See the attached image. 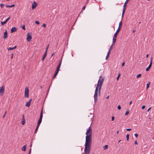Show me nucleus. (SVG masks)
<instances>
[{"instance_id": "nucleus-34", "label": "nucleus", "mask_w": 154, "mask_h": 154, "mask_svg": "<svg viewBox=\"0 0 154 154\" xmlns=\"http://www.w3.org/2000/svg\"><path fill=\"white\" fill-rule=\"evenodd\" d=\"M11 18V17L9 16L5 20L7 22Z\"/></svg>"}, {"instance_id": "nucleus-13", "label": "nucleus", "mask_w": 154, "mask_h": 154, "mask_svg": "<svg viewBox=\"0 0 154 154\" xmlns=\"http://www.w3.org/2000/svg\"><path fill=\"white\" fill-rule=\"evenodd\" d=\"M25 119L24 118V115H23V118H22V120L21 121V124L23 125H24L25 124Z\"/></svg>"}, {"instance_id": "nucleus-9", "label": "nucleus", "mask_w": 154, "mask_h": 154, "mask_svg": "<svg viewBox=\"0 0 154 154\" xmlns=\"http://www.w3.org/2000/svg\"><path fill=\"white\" fill-rule=\"evenodd\" d=\"M32 38L31 34L29 33H28L27 34V40L28 42H30Z\"/></svg>"}, {"instance_id": "nucleus-36", "label": "nucleus", "mask_w": 154, "mask_h": 154, "mask_svg": "<svg viewBox=\"0 0 154 154\" xmlns=\"http://www.w3.org/2000/svg\"><path fill=\"white\" fill-rule=\"evenodd\" d=\"M35 23H36L37 24H38V25L40 23L39 22H38V21H35Z\"/></svg>"}, {"instance_id": "nucleus-21", "label": "nucleus", "mask_w": 154, "mask_h": 154, "mask_svg": "<svg viewBox=\"0 0 154 154\" xmlns=\"http://www.w3.org/2000/svg\"><path fill=\"white\" fill-rule=\"evenodd\" d=\"M15 6V5L14 4H13V5H6V7L7 8H11Z\"/></svg>"}, {"instance_id": "nucleus-24", "label": "nucleus", "mask_w": 154, "mask_h": 154, "mask_svg": "<svg viewBox=\"0 0 154 154\" xmlns=\"http://www.w3.org/2000/svg\"><path fill=\"white\" fill-rule=\"evenodd\" d=\"M150 83L149 82H148L146 84V89H147L149 87Z\"/></svg>"}, {"instance_id": "nucleus-57", "label": "nucleus", "mask_w": 154, "mask_h": 154, "mask_svg": "<svg viewBox=\"0 0 154 154\" xmlns=\"http://www.w3.org/2000/svg\"><path fill=\"white\" fill-rule=\"evenodd\" d=\"M121 141V140H119V141L118 142V143H120Z\"/></svg>"}, {"instance_id": "nucleus-33", "label": "nucleus", "mask_w": 154, "mask_h": 154, "mask_svg": "<svg viewBox=\"0 0 154 154\" xmlns=\"http://www.w3.org/2000/svg\"><path fill=\"white\" fill-rule=\"evenodd\" d=\"M22 28L23 29H24V30H25L26 29V28H25V25H23V26H22Z\"/></svg>"}, {"instance_id": "nucleus-18", "label": "nucleus", "mask_w": 154, "mask_h": 154, "mask_svg": "<svg viewBox=\"0 0 154 154\" xmlns=\"http://www.w3.org/2000/svg\"><path fill=\"white\" fill-rule=\"evenodd\" d=\"M26 145H25L24 146L21 148L22 150H23L24 151H26Z\"/></svg>"}, {"instance_id": "nucleus-52", "label": "nucleus", "mask_w": 154, "mask_h": 154, "mask_svg": "<svg viewBox=\"0 0 154 154\" xmlns=\"http://www.w3.org/2000/svg\"><path fill=\"white\" fill-rule=\"evenodd\" d=\"M109 95H108V96H107V97H106V99H108V98H109Z\"/></svg>"}, {"instance_id": "nucleus-6", "label": "nucleus", "mask_w": 154, "mask_h": 154, "mask_svg": "<svg viewBox=\"0 0 154 154\" xmlns=\"http://www.w3.org/2000/svg\"><path fill=\"white\" fill-rule=\"evenodd\" d=\"M29 89L28 87L26 88L25 90L24 96L25 97L28 98Z\"/></svg>"}, {"instance_id": "nucleus-47", "label": "nucleus", "mask_w": 154, "mask_h": 154, "mask_svg": "<svg viewBox=\"0 0 154 154\" xmlns=\"http://www.w3.org/2000/svg\"><path fill=\"white\" fill-rule=\"evenodd\" d=\"M11 55H12V56H11V59H12V58H13V55H14V54H13V53L12 54H11Z\"/></svg>"}, {"instance_id": "nucleus-7", "label": "nucleus", "mask_w": 154, "mask_h": 154, "mask_svg": "<svg viewBox=\"0 0 154 154\" xmlns=\"http://www.w3.org/2000/svg\"><path fill=\"white\" fill-rule=\"evenodd\" d=\"M5 92V88L3 86L0 87V94L2 96Z\"/></svg>"}, {"instance_id": "nucleus-15", "label": "nucleus", "mask_w": 154, "mask_h": 154, "mask_svg": "<svg viewBox=\"0 0 154 154\" xmlns=\"http://www.w3.org/2000/svg\"><path fill=\"white\" fill-rule=\"evenodd\" d=\"M17 45H15L13 48L9 47V48H8V51H10V50H12L14 49H16L17 48Z\"/></svg>"}, {"instance_id": "nucleus-10", "label": "nucleus", "mask_w": 154, "mask_h": 154, "mask_svg": "<svg viewBox=\"0 0 154 154\" xmlns=\"http://www.w3.org/2000/svg\"><path fill=\"white\" fill-rule=\"evenodd\" d=\"M37 5V3L35 2H34L33 4H32V9H35Z\"/></svg>"}, {"instance_id": "nucleus-48", "label": "nucleus", "mask_w": 154, "mask_h": 154, "mask_svg": "<svg viewBox=\"0 0 154 154\" xmlns=\"http://www.w3.org/2000/svg\"><path fill=\"white\" fill-rule=\"evenodd\" d=\"M134 144H135V145H137L138 144V143H137V141H135Z\"/></svg>"}, {"instance_id": "nucleus-43", "label": "nucleus", "mask_w": 154, "mask_h": 154, "mask_svg": "<svg viewBox=\"0 0 154 154\" xmlns=\"http://www.w3.org/2000/svg\"><path fill=\"white\" fill-rule=\"evenodd\" d=\"M47 51H48V50H45V53H44V54H45L46 55H47Z\"/></svg>"}, {"instance_id": "nucleus-30", "label": "nucleus", "mask_w": 154, "mask_h": 154, "mask_svg": "<svg viewBox=\"0 0 154 154\" xmlns=\"http://www.w3.org/2000/svg\"><path fill=\"white\" fill-rule=\"evenodd\" d=\"M108 147V146L107 145H105L104 147V149H107Z\"/></svg>"}, {"instance_id": "nucleus-22", "label": "nucleus", "mask_w": 154, "mask_h": 154, "mask_svg": "<svg viewBox=\"0 0 154 154\" xmlns=\"http://www.w3.org/2000/svg\"><path fill=\"white\" fill-rule=\"evenodd\" d=\"M47 55L45 54H44L42 59V60L43 61L45 59Z\"/></svg>"}, {"instance_id": "nucleus-58", "label": "nucleus", "mask_w": 154, "mask_h": 154, "mask_svg": "<svg viewBox=\"0 0 154 154\" xmlns=\"http://www.w3.org/2000/svg\"><path fill=\"white\" fill-rule=\"evenodd\" d=\"M53 54H54V53H53V54H52V56L53 55Z\"/></svg>"}, {"instance_id": "nucleus-17", "label": "nucleus", "mask_w": 154, "mask_h": 154, "mask_svg": "<svg viewBox=\"0 0 154 154\" xmlns=\"http://www.w3.org/2000/svg\"><path fill=\"white\" fill-rule=\"evenodd\" d=\"M152 57H151V58L150 64H149V66H148L149 67V68H150L151 67V66H152Z\"/></svg>"}, {"instance_id": "nucleus-54", "label": "nucleus", "mask_w": 154, "mask_h": 154, "mask_svg": "<svg viewBox=\"0 0 154 154\" xmlns=\"http://www.w3.org/2000/svg\"><path fill=\"white\" fill-rule=\"evenodd\" d=\"M119 131H117L116 133H117V134H119Z\"/></svg>"}, {"instance_id": "nucleus-51", "label": "nucleus", "mask_w": 154, "mask_h": 154, "mask_svg": "<svg viewBox=\"0 0 154 154\" xmlns=\"http://www.w3.org/2000/svg\"><path fill=\"white\" fill-rule=\"evenodd\" d=\"M151 108V107H150L149 108V109H148V110H147L148 112L149 111V110Z\"/></svg>"}, {"instance_id": "nucleus-1", "label": "nucleus", "mask_w": 154, "mask_h": 154, "mask_svg": "<svg viewBox=\"0 0 154 154\" xmlns=\"http://www.w3.org/2000/svg\"><path fill=\"white\" fill-rule=\"evenodd\" d=\"M92 130L91 128V125L86 133V137L85 146L84 149L85 154H89L90 152L92 142Z\"/></svg>"}, {"instance_id": "nucleus-27", "label": "nucleus", "mask_w": 154, "mask_h": 154, "mask_svg": "<svg viewBox=\"0 0 154 154\" xmlns=\"http://www.w3.org/2000/svg\"><path fill=\"white\" fill-rule=\"evenodd\" d=\"M113 44H112L110 46L109 51L110 52L111 50L112 49Z\"/></svg>"}, {"instance_id": "nucleus-29", "label": "nucleus", "mask_w": 154, "mask_h": 154, "mask_svg": "<svg viewBox=\"0 0 154 154\" xmlns=\"http://www.w3.org/2000/svg\"><path fill=\"white\" fill-rule=\"evenodd\" d=\"M141 76V74H138V75H137V78H140V77Z\"/></svg>"}, {"instance_id": "nucleus-25", "label": "nucleus", "mask_w": 154, "mask_h": 154, "mask_svg": "<svg viewBox=\"0 0 154 154\" xmlns=\"http://www.w3.org/2000/svg\"><path fill=\"white\" fill-rule=\"evenodd\" d=\"M129 109H127L126 112L125 113V115L127 116L128 115L129 113Z\"/></svg>"}, {"instance_id": "nucleus-40", "label": "nucleus", "mask_w": 154, "mask_h": 154, "mask_svg": "<svg viewBox=\"0 0 154 154\" xmlns=\"http://www.w3.org/2000/svg\"><path fill=\"white\" fill-rule=\"evenodd\" d=\"M134 136H135V137H136L137 138L138 137V134H134Z\"/></svg>"}, {"instance_id": "nucleus-56", "label": "nucleus", "mask_w": 154, "mask_h": 154, "mask_svg": "<svg viewBox=\"0 0 154 154\" xmlns=\"http://www.w3.org/2000/svg\"><path fill=\"white\" fill-rule=\"evenodd\" d=\"M135 32V30H133V32Z\"/></svg>"}, {"instance_id": "nucleus-14", "label": "nucleus", "mask_w": 154, "mask_h": 154, "mask_svg": "<svg viewBox=\"0 0 154 154\" xmlns=\"http://www.w3.org/2000/svg\"><path fill=\"white\" fill-rule=\"evenodd\" d=\"M122 26V21H121L119 23V27L118 29H119V30H120Z\"/></svg>"}, {"instance_id": "nucleus-53", "label": "nucleus", "mask_w": 154, "mask_h": 154, "mask_svg": "<svg viewBox=\"0 0 154 154\" xmlns=\"http://www.w3.org/2000/svg\"><path fill=\"white\" fill-rule=\"evenodd\" d=\"M132 103V101H131L130 103H129V105H130L131 104V103Z\"/></svg>"}, {"instance_id": "nucleus-28", "label": "nucleus", "mask_w": 154, "mask_h": 154, "mask_svg": "<svg viewBox=\"0 0 154 154\" xmlns=\"http://www.w3.org/2000/svg\"><path fill=\"white\" fill-rule=\"evenodd\" d=\"M4 6H5V5L4 4H0V6L1 8H2L3 7H4Z\"/></svg>"}, {"instance_id": "nucleus-3", "label": "nucleus", "mask_w": 154, "mask_h": 154, "mask_svg": "<svg viewBox=\"0 0 154 154\" xmlns=\"http://www.w3.org/2000/svg\"><path fill=\"white\" fill-rule=\"evenodd\" d=\"M129 0H126L124 3L123 10L122 11V18L123 17L125 10H126V7L127 6V4L128 2H129Z\"/></svg>"}, {"instance_id": "nucleus-19", "label": "nucleus", "mask_w": 154, "mask_h": 154, "mask_svg": "<svg viewBox=\"0 0 154 154\" xmlns=\"http://www.w3.org/2000/svg\"><path fill=\"white\" fill-rule=\"evenodd\" d=\"M58 72L56 71V72L54 74V76L52 78V79H54V78L56 77V75H57Z\"/></svg>"}, {"instance_id": "nucleus-12", "label": "nucleus", "mask_w": 154, "mask_h": 154, "mask_svg": "<svg viewBox=\"0 0 154 154\" xmlns=\"http://www.w3.org/2000/svg\"><path fill=\"white\" fill-rule=\"evenodd\" d=\"M17 30V28L16 27H13L11 29V32L13 33L14 32H16Z\"/></svg>"}, {"instance_id": "nucleus-26", "label": "nucleus", "mask_w": 154, "mask_h": 154, "mask_svg": "<svg viewBox=\"0 0 154 154\" xmlns=\"http://www.w3.org/2000/svg\"><path fill=\"white\" fill-rule=\"evenodd\" d=\"M39 127V126H38L37 125V127L35 131V133H37Z\"/></svg>"}, {"instance_id": "nucleus-20", "label": "nucleus", "mask_w": 154, "mask_h": 154, "mask_svg": "<svg viewBox=\"0 0 154 154\" xmlns=\"http://www.w3.org/2000/svg\"><path fill=\"white\" fill-rule=\"evenodd\" d=\"M110 52L108 51L106 57V60H107L110 54Z\"/></svg>"}, {"instance_id": "nucleus-2", "label": "nucleus", "mask_w": 154, "mask_h": 154, "mask_svg": "<svg viewBox=\"0 0 154 154\" xmlns=\"http://www.w3.org/2000/svg\"><path fill=\"white\" fill-rule=\"evenodd\" d=\"M104 80V79L102 76H100V77L99 79L98 82L97 86L96 88L95 94L94 95V101L95 103L97 102V97L98 90V95L99 96H100V95L101 90L103 82Z\"/></svg>"}, {"instance_id": "nucleus-45", "label": "nucleus", "mask_w": 154, "mask_h": 154, "mask_svg": "<svg viewBox=\"0 0 154 154\" xmlns=\"http://www.w3.org/2000/svg\"><path fill=\"white\" fill-rule=\"evenodd\" d=\"M86 7V6H85L82 8V10H84L85 9V8Z\"/></svg>"}, {"instance_id": "nucleus-35", "label": "nucleus", "mask_w": 154, "mask_h": 154, "mask_svg": "<svg viewBox=\"0 0 154 154\" xmlns=\"http://www.w3.org/2000/svg\"><path fill=\"white\" fill-rule=\"evenodd\" d=\"M6 113H7V112H6H6H5V113H4V115H3V118H5V116H6Z\"/></svg>"}, {"instance_id": "nucleus-31", "label": "nucleus", "mask_w": 154, "mask_h": 154, "mask_svg": "<svg viewBox=\"0 0 154 154\" xmlns=\"http://www.w3.org/2000/svg\"><path fill=\"white\" fill-rule=\"evenodd\" d=\"M129 135L128 134H127L126 135V138H127V141L128 140H129Z\"/></svg>"}, {"instance_id": "nucleus-4", "label": "nucleus", "mask_w": 154, "mask_h": 154, "mask_svg": "<svg viewBox=\"0 0 154 154\" xmlns=\"http://www.w3.org/2000/svg\"><path fill=\"white\" fill-rule=\"evenodd\" d=\"M42 117H43V109H42L41 111V112L40 113V117H39V118L38 120V123H37V125H38V126H39V125L42 122Z\"/></svg>"}, {"instance_id": "nucleus-37", "label": "nucleus", "mask_w": 154, "mask_h": 154, "mask_svg": "<svg viewBox=\"0 0 154 154\" xmlns=\"http://www.w3.org/2000/svg\"><path fill=\"white\" fill-rule=\"evenodd\" d=\"M150 68H149V67H148L146 69V71H149V69H150Z\"/></svg>"}, {"instance_id": "nucleus-5", "label": "nucleus", "mask_w": 154, "mask_h": 154, "mask_svg": "<svg viewBox=\"0 0 154 154\" xmlns=\"http://www.w3.org/2000/svg\"><path fill=\"white\" fill-rule=\"evenodd\" d=\"M119 31H120V30H119V29H117V30L116 31V33H115V34L114 35V36L113 38V44L115 43L116 42L117 36V35H118V33L119 32Z\"/></svg>"}, {"instance_id": "nucleus-42", "label": "nucleus", "mask_w": 154, "mask_h": 154, "mask_svg": "<svg viewBox=\"0 0 154 154\" xmlns=\"http://www.w3.org/2000/svg\"><path fill=\"white\" fill-rule=\"evenodd\" d=\"M145 106L144 105H143L142 107V109H143L145 108Z\"/></svg>"}, {"instance_id": "nucleus-39", "label": "nucleus", "mask_w": 154, "mask_h": 154, "mask_svg": "<svg viewBox=\"0 0 154 154\" xmlns=\"http://www.w3.org/2000/svg\"><path fill=\"white\" fill-rule=\"evenodd\" d=\"M46 26V25L45 23H43L42 25V26L44 28H45Z\"/></svg>"}, {"instance_id": "nucleus-23", "label": "nucleus", "mask_w": 154, "mask_h": 154, "mask_svg": "<svg viewBox=\"0 0 154 154\" xmlns=\"http://www.w3.org/2000/svg\"><path fill=\"white\" fill-rule=\"evenodd\" d=\"M7 22L6 20H5L4 22H1V24L2 26L4 25Z\"/></svg>"}, {"instance_id": "nucleus-32", "label": "nucleus", "mask_w": 154, "mask_h": 154, "mask_svg": "<svg viewBox=\"0 0 154 154\" xmlns=\"http://www.w3.org/2000/svg\"><path fill=\"white\" fill-rule=\"evenodd\" d=\"M120 74L119 73V75H118L117 77V81H118L119 80V77H120Z\"/></svg>"}, {"instance_id": "nucleus-55", "label": "nucleus", "mask_w": 154, "mask_h": 154, "mask_svg": "<svg viewBox=\"0 0 154 154\" xmlns=\"http://www.w3.org/2000/svg\"><path fill=\"white\" fill-rule=\"evenodd\" d=\"M149 56V55L148 54L146 55V57L147 58Z\"/></svg>"}, {"instance_id": "nucleus-50", "label": "nucleus", "mask_w": 154, "mask_h": 154, "mask_svg": "<svg viewBox=\"0 0 154 154\" xmlns=\"http://www.w3.org/2000/svg\"><path fill=\"white\" fill-rule=\"evenodd\" d=\"M125 62H124L123 63H122V66H124V65H125Z\"/></svg>"}, {"instance_id": "nucleus-59", "label": "nucleus", "mask_w": 154, "mask_h": 154, "mask_svg": "<svg viewBox=\"0 0 154 154\" xmlns=\"http://www.w3.org/2000/svg\"><path fill=\"white\" fill-rule=\"evenodd\" d=\"M32 146V144H31V147Z\"/></svg>"}, {"instance_id": "nucleus-11", "label": "nucleus", "mask_w": 154, "mask_h": 154, "mask_svg": "<svg viewBox=\"0 0 154 154\" xmlns=\"http://www.w3.org/2000/svg\"><path fill=\"white\" fill-rule=\"evenodd\" d=\"M31 100L32 99H31L26 103V104L25 105V106H26L29 107L30 106Z\"/></svg>"}, {"instance_id": "nucleus-41", "label": "nucleus", "mask_w": 154, "mask_h": 154, "mask_svg": "<svg viewBox=\"0 0 154 154\" xmlns=\"http://www.w3.org/2000/svg\"><path fill=\"white\" fill-rule=\"evenodd\" d=\"M114 119H115V118L114 117L112 116V121H114Z\"/></svg>"}, {"instance_id": "nucleus-44", "label": "nucleus", "mask_w": 154, "mask_h": 154, "mask_svg": "<svg viewBox=\"0 0 154 154\" xmlns=\"http://www.w3.org/2000/svg\"><path fill=\"white\" fill-rule=\"evenodd\" d=\"M131 130V128H128L126 129V130L127 131H130Z\"/></svg>"}, {"instance_id": "nucleus-46", "label": "nucleus", "mask_w": 154, "mask_h": 154, "mask_svg": "<svg viewBox=\"0 0 154 154\" xmlns=\"http://www.w3.org/2000/svg\"><path fill=\"white\" fill-rule=\"evenodd\" d=\"M31 149H30V150H29V154H31Z\"/></svg>"}, {"instance_id": "nucleus-8", "label": "nucleus", "mask_w": 154, "mask_h": 154, "mask_svg": "<svg viewBox=\"0 0 154 154\" xmlns=\"http://www.w3.org/2000/svg\"><path fill=\"white\" fill-rule=\"evenodd\" d=\"M62 61V57L61 58V59L60 61V62L59 65H58V66H57V67L56 71L59 72V70H60V66L61 65Z\"/></svg>"}, {"instance_id": "nucleus-38", "label": "nucleus", "mask_w": 154, "mask_h": 154, "mask_svg": "<svg viewBox=\"0 0 154 154\" xmlns=\"http://www.w3.org/2000/svg\"><path fill=\"white\" fill-rule=\"evenodd\" d=\"M118 109L119 110H120L121 109V107L120 105H119L118 106Z\"/></svg>"}, {"instance_id": "nucleus-16", "label": "nucleus", "mask_w": 154, "mask_h": 154, "mask_svg": "<svg viewBox=\"0 0 154 154\" xmlns=\"http://www.w3.org/2000/svg\"><path fill=\"white\" fill-rule=\"evenodd\" d=\"M7 37V30H6V31L4 33V35L3 36V38H6Z\"/></svg>"}, {"instance_id": "nucleus-49", "label": "nucleus", "mask_w": 154, "mask_h": 154, "mask_svg": "<svg viewBox=\"0 0 154 154\" xmlns=\"http://www.w3.org/2000/svg\"><path fill=\"white\" fill-rule=\"evenodd\" d=\"M48 47H49V45H48L47 46V47L46 49V50H48Z\"/></svg>"}]
</instances>
